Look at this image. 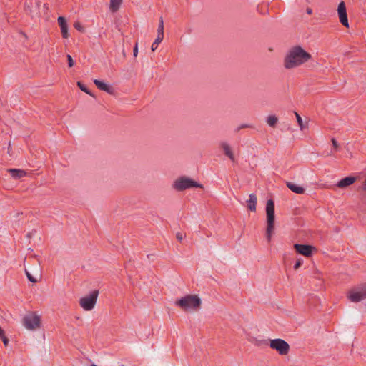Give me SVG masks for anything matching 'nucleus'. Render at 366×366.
I'll return each mask as SVG.
<instances>
[{
  "instance_id": "nucleus-1",
  "label": "nucleus",
  "mask_w": 366,
  "mask_h": 366,
  "mask_svg": "<svg viewBox=\"0 0 366 366\" xmlns=\"http://www.w3.org/2000/svg\"><path fill=\"white\" fill-rule=\"evenodd\" d=\"M312 55L301 46H292L284 58V66L293 69L300 66L312 59Z\"/></svg>"
},
{
  "instance_id": "nucleus-2",
  "label": "nucleus",
  "mask_w": 366,
  "mask_h": 366,
  "mask_svg": "<svg viewBox=\"0 0 366 366\" xmlns=\"http://www.w3.org/2000/svg\"><path fill=\"white\" fill-rule=\"evenodd\" d=\"M184 311H197L201 307L202 300L196 295H187L175 302Z\"/></svg>"
},
{
  "instance_id": "nucleus-3",
  "label": "nucleus",
  "mask_w": 366,
  "mask_h": 366,
  "mask_svg": "<svg viewBox=\"0 0 366 366\" xmlns=\"http://www.w3.org/2000/svg\"><path fill=\"white\" fill-rule=\"evenodd\" d=\"M266 215H267V228H266V239L268 242H270L272 236L274 232V202L272 199H268L266 204Z\"/></svg>"
},
{
  "instance_id": "nucleus-4",
  "label": "nucleus",
  "mask_w": 366,
  "mask_h": 366,
  "mask_svg": "<svg viewBox=\"0 0 366 366\" xmlns=\"http://www.w3.org/2000/svg\"><path fill=\"white\" fill-rule=\"evenodd\" d=\"M193 187L203 188V185L186 176L177 178L173 184V188L178 192H182Z\"/></svg>"
},
{
  "instance_id": "nucleus-5",
  "label": "nucleus",
  "mask_w": 366,
  "mask_h": 366,
  "mask_svg": "<svg viewBox=\"0 0 366 366\" xmlns=\"http://www.w3.org/2000/svg\"><path fill=\"white\" fill-rule=\"evenodd\" d=\"M22 322L26 329L34 330L40 327L41 317L36 312H29L24 317Z\"/></svg>"
},
{
  "instance_id": "nucleus-6",
  "label": "nucleus",
  "mask_w": 366,
  "mask_h": 366,
  "mask_svg": "<svg viewBox=\"0 0 366 366\" xmlns=\"http://www.w3.org/2000/svg\"><path fill=\"white\" fill-rule=\"evenodd\" d=\"M99 290H94L88 296L81 297L79 300V305L85 310H92L97 300Z\"/></svg>"
},
{
  "instance_id": "nucleus-7",
  "label": "nucleus",
  "mask_w": 366,
  "mask_h": 366,
  "mask_svg": "<svg viewBox=\"0 0 366 366\" xmlns=\"http://www.w3.org/2000/svg\"><path fill=\"white\" fill-rule=\"evenodd\" d=\"M33 260L34 261V267L29 268L30 271L26 269L25 273L31 282L36 283L41 277V268L38 260L35 259H33Z\"/></svg>"
},
{
  "instance_id": "nucleus-8",
  "label": "nucleus",
  "mask_w": 366,
  "mask_h": 366,
  "mask_svg": "<svg viewBox=\"0 0 366 366\" xmlns=\"http://www.w3.org/2000/svg\"><path fill=\"white\" fill-rule=\"evenodd\" d=\"M348 298L352 302H358L366 298V282L359 285L352 289L349 294Z\"/></svg>"
},
{
  "instance_id": "nucleus-9",
  "label": "nucleus",
  "mask_w": 366,
  "mask_h": 366,
  "mask_svg": "<svg viewBox=\"0 0 366 366\" xmlns=\"http://www.w3.org/2000/svg\"><path fill=\"white\" fill-rule=\"evenodd\" d=\"M269 347L276 350L281 355H285L290 351L289 344L285 340L280 338L270 340Z\"/></svg>"
},
{
  "instance_id": "nucleus-10",
  "label": "nucleus",
  "mask_w": 366,
  "mask_h": 366,
  "mask_svg": "<svg viewBox=\"0 0 366 366\" xmlns=\"http://www.w3.org/2000/svg\"><path fill=\"white\" fill-rule=\"evenodd\" d=\"M40 0H26L24 4V10L26 13L32 18L40 16Z\"/></svg>"
},
{
  "instance_id": "nucleus-11",
  "label": "nucleus",
  "mask_w": 366,
  "mask_h": 366,
  "mask_svg": "<svg viewBox=\"0 0 366 366\" xmlns=\"http://www.w3.org/2000/svg\"><path fill=\"white\" fill-rule=\"evenodd\" d=\"M293 247L297 254L303 255L305 257H311L313 252L317 250L315 247L310 244H295Z\"/></svg>"
},
{
  "instance_id": "nucleus-12",
  "label": "nucleus",
  "mask_w": 366,
  "mask_h": 366,
  "mask_svg": "<svg viewBox=\"0 0 366 366\" xmlns=\"http://www.w3.org/2000/svg\"><path fill=\"white\" fill-rule=\"evenodd\" d=\"M337 13L340 23L346 26L349 27L348 18L347 14L346 6L344 1H341L337 8Z\"/></svg>"
},
{
  "instance_id": "nucleus-13",
  "label": "nucleus",
  "mask_w": 366,
  "mask_h": 366,
  "mask_svg": "<svg viewBox=\"0 0 366 366\" xmlns=\"http://www.w3.org/2000/svg\"><path fill=\"white\" fill-rule=\"evenodd\" d=\"M58 24L61 28V32L62 34V37L64 39H67L69 37V32H68V24L66 19L64 16H59L58 17Z\"/></svg>"
},
{
  "instance_id": "nucleus-14",
  "label": "nucleus",
  "mask_w": 366,
  "mask_h": 366,
  "mask_svg": "<svg viewBox=\"0 0 366 366\" xmlns=\"http://www.w3.org/2000/svg\"><path fill=\"white\" fill-rule=\"evenodd\" d=\"M357 177L348 176L344 177L337 182V187L341 189L346 188L352 184L353 183H355L357 181Z\"/></svg>"
},
{
  "instance_id": "nucleus-15",
  "label": "nucleus",
  "mask_w": 366,
  "mask_h": 366,
  "mask_svg": "<svg viewBox=\"0 0 366 366\" xmlns=\"http://www.w3.org/2000/svg\"><path fill=\"white\" fill-rule=\"evenodd\" d=\"M94 83L99 90L104 91L110 94L114 93L113 87L108 85L105 82H104L101 80H99V79H94Z\"/></svg>"
},
{
  "instance_id": "nucleus-16",
  "label": "nucleus",
  "mask_w": 366,
  "mask_h": 366,
  "mask_svg": "<svg viewBox=\"0 0 366 366\" xmlns=\"http://www.w3.org/2000/svg\"><path fill=\"white\" fill-rule=\"evenodd\" d=\"M287 187L294 193L302 194H304L305 192V189L304 187L299 186L293 182H287L286 183Z\"/></svg>"
},
{
  "instance_id": "nucleus-17",
  "label": "nucleus",
  "mask_w": 366,
  "mask_h": 366,
  "mask_svg": "<svg viewBox=\"0 0 366 366\" xmlns=\"http://www.w3.org/2000/svg\"><path fill=\"white\" fill-rule=\"evenodd\" d=\"M8 172H9L11 177L15 179H21L26 174L24 170L19 169H8Z\"/></svg>"
},
{
  "instance_id": "nucleus-18",
  "label": "nucleus",
  "mask_w": 366,
  "mask_h": 366,
  "mask_svg": "<svg viewBox=\"0 0 366 366\" xmlns=\"http://www.w3.org/2000/svg\"><path fill=\"white\" fill-rule=\"evenodd\" d=\"M249 200L247 201V208L251 212L256 211V205L257 202V196L254 194H250L249 196Z\"/></svg>"
},
{
  "instance_id": "nucleus-19",
  "label": "nucleus",
  "mask_w": 366,
  "mask_h": 366,
  "mask_svg": "<svg viewBox=\"0 0 366 366\" xmlns=\"http://www.w3.org/2000/svg\"><path fill=\"white\" fill-rule=\"evenodd\" d=\"M222 147L224 149V154L227 156L232 162H235L234 155L231 150L229 146L227 143H222Z\"/></svg>"
},
{
  "instance_id": "nucleus-20",
  "label": "nucleus",
  "mask_w": 366,
  "mask_h": 366,
  "mask_svg": "<svg viewBox=\"0 0 366 366\" xmlns=\"http://www.w3.org/2000/svg\"><path fill=\"white\" fill-rule=\"evenodd\" d=\"M122 0H110L109 9L113 13L117 12L120 7Z\"/></svg>"
},
{
  "instance_id": "nucleus-21",
  "label": "nucleus",
  "mask_w": 366,
  "mask_h": 366,
  "mask_svg": "<svg viewBox=\"0 0 366 366\" xmlns=\"http://www.w3.org/2000/svg\"><path fill=\"white\" fill-rule=\"evenodd\" d=\"M278 118L275 115H269L267 118V123L271 127L274 128L277 124Z\"/></svg>"
},
{
  "instance_id": "nucleus-22",
  "label": "nucleus",
  "mask_w": 366,
  "mask_h": 366,
  "mask_svg": "<svg viewBox=\"0 0 366 366\" xmlns=\"http://www.w3.org/2000/svg\"><path fill=\"white\" fill-rule=\"evenodd\" d=\"M77 86L78 87L84 92L86 93L87 94L94 97V94L92 93V92L87 88V86L82 83L81 81H77Z\"/></svg>"
},
{
  "instance_id": "nucleus-23",
  "label": "nucleus",
  "mask_w": 366,
  "mask_h": 366,
  "mask_svg": "<svg viewBox=\"0 0 366 366\" xmlns=\"http://www.w3.org/2000/svg\"><path fill=\"white\" fill-rule=\"evenodd\" d=\"M0 340H2L4 345L6 347L9 345V340L6 336L4 330L0 327Z\"/></svg>"
},
{
  "instance_id": "nucleus-24",
  "label": "nucleus",
  "mask_w": 366,
  "mask_h": 366,
  "mask_svg": "<svg viewBox=\"0 0 366 366\" xmlns=\"http://www.w3.org/2000/svg\"><path fill=\"white\" fill-rule=\"evenodd\" d=\"M157 35H159V36L164 37V21L162 17L159 19V22L158 25V29H157Z\"/></svg>"
},
{
  "instance_id": "nucleus-25",
  "label": "nucleus",
  "mask_w": 366,
  "mask_h": 366,
  "mask_svg": "<svg viewBox=\"0 0 366 366\" xmlns=\"http://www.w3.org/2000/svg\"><path fill=\"white\" fill-rule=\"evenodd\" d=\"M163 39H164V37L159 36V35H157L156 39L154 40V41L153 42V44H152V46H151V49L152 51H154L157 49L158 44L162 42Z\"/></svg>"
},
{
  "instance_id": "nucleus-26",
  "label": "nucleus",
  "mask_w": 366,
  "mask_h": 366,
  "mask_svg": "<svg viewBox=\"0 0 366 366\" xmlns=\"http://www.w3.org/2000/svg\"><path fill=\"white\" fill-rule=\"evenodd\" d=\"M295 114L296 116L298 125L300 126V129L302 131L305 129V125L303 124L302 119L297 112H295Z\"/></svg>"
},
{
  "instance_id": "nucleus-27",
  "label": "nucleus",
  "mask_w": 366,
  "mask_h": 366,
  "mask_svg": "<svg viewBox=\"0 0 366 366\" xmlns=\"http://www.w3.org/2000/svg\"><path fill=\"white\" fill-rule=\"evenodd\" d=\"M74 27L81 33L85 32V28L81 25L79 21H75L74 23Z\"/></svg>"
},
{
  "instance_id": "nucleus-28",
  "label": "nucleus",
  "mask_w": 366,
  "mask_h": 366,
  "mask_svg": "<svg viewBox=\"0 0 366 366\" xmlns=\"http://www.w3.org/2000/svg\"><path fill=\"white\" fill-rule=\"evenodd\" d=\"M303 264V260L302 259H298L295 265H294V269L297 270Z\"/></svg>"
},
{
  "instance_id": "nucleus-29",
  "label": "nucleus",
  "mask_w": 366,
  "mask_h": 366,
  "mask_svg": "<svg viewBox=\"0 0 366 366\" xmlns=\"http://www.w3.org/2000/svg\"><path fill=\"white\" fill-rule=\"evenodd\" d=\"M67 61H68V66L69 68L72 67L74 65V61L71 55H66Z\"/></svg>"
},
{
  "instance_id": "nucleus-30",
  "label": "nucleus",
  "mask_w": 366,
  "mask_h": 366,
  "mask_svg": "<svg viewBox=\"0 0 366 366\" xmlns=\"http://www.w3.org/2000/svg\"><path fill=\"white\" fill-rule=\"evenodd\" d=\"M254 127L252 125L248 124H242L239 127L237 128V132H239L240 129L244 128H253Z\"/></svg>"
},
{
  "instance_id": "nucleus-31",
  "label": "nucleus",
  "mask_w": 366,
  "mask_h": 366,
  "mask_svg": "<svg viewBox=\"0 0 366 366\" xmlns=\"http://www.w3.org/2000/svg\"><path fill=\"white\" fill-rule=\"evenodd\" d=\"M331 142H332V147H334V149H337L340 147L337 141L335 138H332Z\"/></svg>"
},
{
  "instance_id": "nucleus-32",
  "label": "nucleus",
  "mask_w": 366,
  "mask_h": 366,
  "mask_svg": "<svg viewBox=\"0 0 366 366\" xmlns=\"http://www.w3.org/2000/svg\"><path fill=\"white\" fill-rule=\"evenodd\" d=\"M138 54V44L137 43L135 44L134 49H133V55L134 57H136Z\"/></svg>"
},
{
  "instance_id": "nucleus-33",
  "label": "nucleus",
  "mask_w": 366,
  "mask_h": 366,
  "mask_svg": "<svg viewBox=\"0 0 366 366\" xmlns=\"http://www.w3.org/2000/svg\"><path fill=\"white\" fill-rule=\"evenodd\" d=\"M176 237L179 242H181L183 239V235L180 232H177L176 234Z\"/></svg>"
},
{
  "instance_id": "nucleus-34",
  "label": "nucleus",
  "mask_w": 366,
  "mask_h": 366,
  "mask_svg": "<svg viewBox=\"0 0 366 366\" xmlns=\"http://www.w3.org/2000/svg\"><path fill=\"white\" fill-rule=\"evenodd\" d=\"M267 344V340H259L256 343L257 345H261L262 344Z\"/></svg>"
},
{
  "instance_id": "nucleus-35",
  "label": "nucleus",
  "mask_w": 366,
  "mask_h": 366,
  "mask_svg": "<svg viewBox=\"0 0 366 366\" xmlns=\"http://www.w3.org/2000/svg\"><path fill=\"white\" fill-rule=\"evenodd\" d=\"M306 11H307V14H308L310 15L312 14V9L310 7L307 8Z\"/></svg>"
},
{
  "instance_id": "nucleus-36",
  "label": "nucleus",
  "mask_w": 366,
  "mask_h": 366,
  "mask_svg": "<svg viewBox=\"0 0 366 366\" xmlns=\"http://www.w3.org/2000/svg\"><path fill=\"white\" fill-rule=\"evenodd\" d=\"M122 54L124 57L126 56V53L124 49H122Z\"/></svg>"
}]
</instances>
